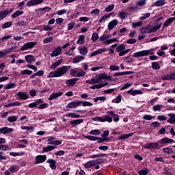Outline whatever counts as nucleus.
Here are the masks:
<instances>
[{
	"mask_svg": "<svg viewBox=\"0 0 175 175\" xmlns=\"http://www.w3.org/2000/svg\"><path fill=\"white\" fill-rule=\"evenodd\" d=\"M118 16L122 20H124L125 17H126V13H125L124 12H119Z\"/></svg>",
	"mask_w": 175,
	"mask_h": 175,
	"instance_id": "64",
	"label": "nucleus"
},
{
	"mask_svg": "<svg viewBox=\"0 0 175 175\" xmlns=\"http://www.w3.org/2000/svg\"><path fill=\"white\" fill-rule=\"evenodd\" d=\"M162 25V23H159L157 25L153 27H150V33H152L154 32H157L158 29H161V26Z\"/></svg>",
	"mask_w": 175,
	"mask_h": 175,
	"instance_id": "26",
	"label": "nucleus"
},
{
	"mask_svg": "<svg viewBox=\"0 0 175 175\" xmlns=\"http://www.w3.org/2000/svg\"><path fill=\"white\" fill-rule=\"evenodd\" d=\"M18 120V116H9L7 118V121H8V122H16V121H17Z\"/></svg>",
	"mask_w": 175,
	"mask_h": 175,
	"instance_id": "28",
	"label": "nucleus"
},
{
	"mask_svg": "<svg viewBox=\"0 0 175 175\" xmlns=\"http://www.w3.org/2000/svg\"><path fill=\"white\" fill-rule=\"evenodd\" d=\"M46 163L50 164L49 166L51 169H52V170H55L57 169V165H55V163H57V162L55 161V160L49 159L46 161Z\"/></svg>",
	"mask_w": 175,
	"mask_h": 175,
	"instance_id": "17",
	"label": "nucleus"
},
{
	"mask_svg": "<svg viewBox=\"0 0 175 175\" xmlns=\"http://www.w3.org/2000/svg\"><path fill=\"white\" fill-rule=\"evenodd\" d=\"M44 0H30L27 3V6H35L36 5H40Z\"/></svg>",
	"mask_w": 175,
	"mask_h": 175,
	"instance_id": "10",
	"label": "nucleus"
},
{
	"mask_svg": "<svg viewBox=\"0 0 175 175\" xmlns=\"http://www.w3.org/2000/svg\"><path fill=\"white\" fill-rule=\"evenodd\" d=\"M147 2V0H141L138 2H137L136 5L137 6H144V5H146V3Z\"/></svg>",
	"mask_w": 175,
	"mask_h": 175,
	"instance_id": "60",
	"label": "nucleus"
},
{
	"mask_svg": "<svg viewBox=\"0 0 175 175\" xmlns=\"http://www.w3.org/2000/svg\"><path fill=\"white\" fill-rule=\"evenodd\" d=\"M109 85V82H106L105 83H99L98 85H94L90 87V90H99L103 87H106V85Z\"/></svg>",
	"mask_w": 175,
	"mask_h": 175,
	"instance_id": "18",
	"label": "nucleus"
},
{
	"mask_svg": "<svg viewBox=\"0 0 175 175\" xmlns=\"http://www.w3.org/2000/svg\"><path fill=\"white\" fill-rule=\"evenodd\" d=\"M70 68H72V66H64L57 68L56 70L57 77H61L62 76H64V75H66V73L68 72V70H69Z\"/></svg>",
	"mask_w": 175,
	"mask_h": 175,
	"instance_id": "2",
	"label": "nucleus"
},
{
	"mask_svg": "<svg viewBox=\"0 0 175 175\" xmlns=\"http://www.w3.org/2000/svg\"><path fill=\"white\" fill-rule=\"evenodd\" d=\"M163 152H164V154H167L168 155L174 153L173 149H172V148H164L163 149Z\"/></svg>",
	"mask_w": 175,
	"mask_h": 175,
	"instance_id": "37",
	"label": "nucleus"
},
{
	"mask_svg": "<svg viewBox=\"0 0 175 175\" xmlns=\"http://www.w3.org/2000/svg\"><path fill=\"white\" fill-rule=\"evenodd\" d=\"M175 17L170 18L167 21H165L163 23V27H169L173 21H174Z\"/></svg>",
	"mask_w": 175,
	"mask_h": 175,
	"instance_id": "30",
	"label": "nucleus"
},
{
	"mask_svg": "<svg viewBox=\"0 0 175 175\" xmlns=\"http://www.w3.org/2000/svg\"><path fill=\"white\" fill-rule=\"evenodd\" d=\"M170 119L167 120V122L170 124H175V114L169 113Z\"/></svg>",
	"mask_w": 175,
	"mask_h": 175,
	"instance_id": "33",
	"label": "nucleus"
},
{
	"mask_svg": "<svg viewBox=\"0 0 175 175\" xmlns=\"http://www.w3.org/2000/svg\"><path fill=\"white\" fill-rule=\"evenodd\" d=\"M79 53L81 54V55H85V54H87V53H88V49H87V47H82L79 49Z\"/></svg>",
	"mask_w": 175,
	"mask_h": 175,
	"instance_id": "43",
	"label": "nucleus"
},
{
	"mask_svg": "<svg viewBox=\"0 0 175 175\" xmlns=\"http://www.w3.org/2000/svg\"><path fill=\"white\" fill-rule=\"evenodd\" d=\"M16 95H18V98L21 100H27V99H28V95H27V94L23 92H19L16 94Z\"/></svg>",
	"mask_w": 175,
	"mask_h": 175,
	"instance_id": "24",
	"label": "nucleus"
},
{
	"mask_svg": "<svg viewBox=\"0 0 175 175\" xmlns=\"http://www.w3.org/2000/svg\"><path fill=\"white\" fill-rule=\"evenodd\" d=\"M133 133H131L130 134H124L119 137V139L124 140V139H128V137H131V136H133Z\"/></svg>",
	"mask_w": 175,
	"mask_h": 175,
	"instance_id": "44",
	"label": "nucleus"
},
{
	"mask_svg": "<svg viewBox=\"0 0 175 175\" xmlns=\"http://www.w3.org/2000/svg\"><path fill=\"white\" fill-rule=\"evenodd\" d=\"M107 114L108 115H105L103 118L97 117L94 118L93 120H97V121H100V122H105V121H107V122H113V118L111 117H113L114 122H118L120 121V118H118V115L116 114V113H114L113 111H107ZM109 116H111V117H110Z\"/></svg>",
	"mask_w": 175,
	"mask_h": 175,
	"instance_id": "1",
	"label": "nucleus"
},
{
	"mask_svg": "<svg viewBox=\"0 0 175 175\" xmlns=\"http://www.w3.org/2000/svg\"><path fill=\"white\" fill-rule=\"evenodd\" d=\"M21 14H24V12L21 10H17L14 14H12V18H17L18 16H21Z\"/></svg>",
	"mask_w": 175,
	"mask_h": 175,
	"instance_id": "32",
	"label": "nucleus"
},
{
	"mask_svg": "<svg viewBox=\"0 0 175 175\" xmlns=\"http://www.w3.org/2000/svg\"><path fill=\"white\" fill-rule=\"evenodd\" d=\"M91 39H92V42H96V40H98V39H99V36L96 33H94L92 35Z\"/></svg>",
	"mask_w": 175,
	"mask_h": 175,
	"instance_id": "55",
	"label": "nucleus"
},
{
	"mask_svg": "<svg viewBox=\"0 0 175 175\" xmlns=\"http://www.w3.org/2000/svg\"><path fill=\"white\" fill-rule=\"evenodd\" d=\"M76 25V23L74 22H70V23L68 24V31H70L75 28Z\"/></svg>",
	"mask_w": 175,
	"mask_h": 175,
	"instance_id": "57",
	"label": "nucleus"
},
{
	"mask_svg": "<svg viewBox=\"0 0 175 175\" xmlns=\"http://www.w3.org/2000/svg\"><path fill=\"white\" fill-rule=\"evenodd\" d=\"M113 16V13H109L106 15H104L100 19V23H103V21H106L107 18H110Z\"/></svg>",
	"mask_w": 175,
	"mask_h": 175,
	"instance_id": "36",
	"label": "nucleus"
},
{
	"mask_svg": "<svg viewBox=\"0 0 175 175\" xmlns=\"http://www.w3.org/2000/svg\"><path fill=\"white\" fill-rule=\"evenodd\" d=\"M150 54H154V53H151L150 50H145V51H141L135 53L133 54V57H146L147 55H150Z\"/></svg>",
	"mask_w": 175,
	"mask_h": 175,
	"instance_id": "3",
	"label": "nucleus"
},
{
	"mask_svg": "<svg viewBox=\"0 0 175 175\" xmlns=\"http://www.w3.org/2000/svg\"><path fill=\"white\" fill-rule=\"evenodd\" d=\"M1 150L3 151H10L12 148L6 145H0Z\"/></svg>",
	"mask_w": 175,
	"mask_h": 175,
	"instance_id": "54",
	"label": "nucleus"
},
{
	"mask_svg": "<svg viewBox=\"0 0 175 175\" xmlns=\"http://www.w3.org/2000/svg\"><path fill=\"white\" fill-rule=\"evenodd\" d=\"M97 79H98L100 84H102V80L106 79V75H105V74H99L97 76Z\"/></svg>",
	"mask_w": 175,
	"mask_h": 175,
	"instance_id": "47",
	"label": "nucleus"
},
{
	"mask_svg": "<svg viewBox=\"0 0 175 175\" xmlns=\"http://www.w3.org/2000/svg\"><path fill=\"white\" fill-rule=\"evenodd\" d=\"M16 87V83H8L5 87H4L5 90H10L11 88H14Z\"/></svg>",
	"mask_w": 175,
	"mask_h": 175,
	"instance_id": "59",
	"label": "nucleus"
},
{
	"mask_svg": "<svg viewBox=\"0 0 175 175\" xmlns=\"http://www.w3.org/2000/svg\"><path fill=\"white\" fill-rule=\"evenodd\" d=\"M166 2L165 0H157L156 2L154 3L153 6H157L159 8V6H163Z\"/></svg>",
	"mask_w": 175,
	"mask_h": 175,
	"instance_id": "29",
	"label": "nucleus"
},
{
	"mask_svg": "<svg viewBox=\"0 0 175 175\" xmlns=\"http://www.w3.org/2000/svg\"><path fill=\"white\" fill-rule=\"evenodd\" d=\"M133 71H125L122 72H116L113 74L114 77H118V76H125V75H133Z\"/></svg>",
	"mask_w": 175,
	"mask_h": 175,
	"instance_id": "21",
	"label": "nucleus"
},
{
	"mask_svg": "<svg viewBox=\"0 0 175 175\" xmlns=\"http://www.w3.org/2000/svg\"><path fill=\"white\" fill-rule=\"evenodd\" d=\"M62 62H64V59H60L57 60L56 62L51 64V66H50V69H52V70L57 69V68H58V66H59V65H61Z\"/></svg>",
	"mask_w": 175,
	"mask_h": 175,
	"instance_id": "13",
	"label": "nucleus"
},
{
	"mask_svg": "<svg viewBox=\"0 0 175 175\" xmlns=\"http://www.w3.org/2000/svg\"><path fill=\"white\" fill-rule=\"evenodd\" d=\"M36 46V42H30L25 43L23 46H22L21 50V51H25V50H28L29 49H33Z\"/></svg>",
	"mask_w": 175,
	"mask_h": 175,
	"instance_id": "4",
	"label": "nucleus"
},
{
	"mask_svg": "<svg viewBox=\"0 0 175 175\" xmlns=\"http://www.w3.org/2000/svg\"><path fill=\"white\" fill-rule=\"evenodd\" d=\"M173 142H174V140H173L172 139H169L167 137H164L161 139L160 143L161 144H169V143H173Z\"/></svg>",
	"mask_w": 175,
	"mask_h": 175,
	"instance_id": "27",
	"label": "nucleus"
},
{
	"mask_svg": "<svg viewBox=\"0 0 175 175\" xmlns=\"http://www.w3.org/2000/svg\"><path fill=\"white\" fill-rule=\"evenodd\" d=\"M100 157H106V154L101 153L98 154H92L89 156L88 158H91L92 159H95V158H100Z\"/></svg>",
	"mask_w": 175,
	"mask_h": 175,
	"instance_id": "45",
	"label": "nucleus"
},
{
	"mask_svg": "<svg viewBox=\"0 0 175 175\" xmlns=\"http://www.w3.org/2000/svg\"><path fill=\"white\" fill-rule=\"evenodd\" d=\"M107 51V49H106V48L98 49V50L94 51V52H92L90 54V56L91 57H95V55H98L99 54H102V53H105V51Z\"/></svg>",
	"mask_w": 175,
	"mask_h": 175,
	"instance_id": "12",
	"label": "nucleus"
},
{
	"mask_svg": "<svg viewBox=\"0 0 175 175\" xmlns=\"http://www.w3.org/2000/svg\"><path fill=\"white\" fill-rule=\"evenodd\" d=\"M118 24V21L117 19H114L112 21L109 22L108 24V29L111 31L114 27H116Z\"/></svg>",
	"mask_w": 175,
	"mask_h": 175,
	"instance_id": "20",
	"label": "nucleus"
},
{
	"mask_svg": "<svg viewBox=\"0 0 175 175\" xmlns=\"http://www.w3.org/2000/svg\"><path fill=\"white\" fill-rule=\"evenodd\" d=\"M12 25H13V23L12 21H8L2 25V28L3 29H6V28H10Z\"/></svg>",
	"mask_w": 175,
	"mask_h": 175,
	"instance_id": "39",
	"label": "nucleus"
},
{
	"mask_svg": "<svg viewBox=\"0 0 175 175\" xmlns=\"http://www.w3.org/2000/svg\"><path fill=\"white\" fill-rule=\"evenodd\" d=\"M109 38H110V35L104 34V35L100 36L99 39H100V42H105V40L106 41Z\"/></svg>",
	"mask_w": 175,
	"mask_h": 175,
	"instance_id": "48",
	"label": "nucleus"
},
{
	"mask_svg": "<svg viewBox=\"0 0 175 175\" xmlns=\"http://www.w3.org/2000/svg\"><path fill=\"white\" fill-rule=\"evenodd\" d=\"M55 148V146H48L45 148H43L44 152H49V151H53Z\"/></svg>",
	"mask_w": 175,
	"mask_h": 175,
	"instance_id": "42",
	"label": "nucleus"
},
{
	"mask_svg": "<svg viewBox=\"0 0 175 175\" xmlns=\"http://www.w3.org/2000/svg\"><path fill=\"white\" fill-rule=\"evenodd\" d=\"M159 144L157 142L148 143L144 145V148L151 149V148H158Z\"/></svg>",
	"mask_w": 175,
	"mask_h": 175,
	"instance_id": "9",
	"label": "nucleus"
},
{
	"mask_svg": "<svg viewBox=\"0 0 175 175\" xmlns=\"http://www.w3.org/2000/svg\"><path fill=\"white\" fill-rule=\"evenodd\" d=\"M90 135H94L96 136H98L100 135V132L99 130H92L90 131Z\"/></svg>",
	"mask_w": 175,
	"mask_h": 175,
	"instance_id": "58",
	"label": "nucleus"
},
{
	"mask_svg": "<svg viewBox=\"0 0 175 175\" xmlns=\"http://www.w3.org/2000/svg\"><path fill=\"white\" fill-rule=\"evenodd\" d=\"M124 61H125L126 64H132V62H133V59L132 57H127L124 58Z\"/></svg>",
	"mask_w": 175,
	"mask_h": 175,
	"instance_id": "63",
	"label": "nucleus"
},
{
	"mask_svg": "<svg viewBox=\"0 0 175 175\" xmlns=\"http://www.w3.org/2000/svg\"><path fill=\"white\" fill-rule=\"evenodd\" d=\"M119 69H120V66H116V65L111 66L109 67V70L111 72H116V71L118 70Z\"/></svg>",
	"mask_w": 175,
	"mask_h": 175,
	"instance_id": "56",
	"label": "nucleus"
},
{
	"mask_svg": "<svg viewBox=\"0 0 175 175\" xmlns=\"http://www.w3.org/2000/svg\"><path fill=\"white\" fill-rule=\"evenodd\" d=\"M92 166H95V164L94 163V160L89 161L85 163V167H86L87 169L92 167Z\"/></svg>",
	"mask_w": 175,
	"mask_h": 175,
	"instance_id": "41",
	"label": "nucleus"
},
{
	"mask_svg": "<svg viewBox=\"0 0 175 175\" xmlns=\"http://www.w3.org/2000/svg\"><path fill=\"white\" fill-rule=\"evenodd\" d=\"M18 169H20V167L18 165H12L9 168V170L11 173H16V172H18Z\"/></svg>",
	"mask_w": 175,
	"mask_h": 175,
	"instance_id": "38",
	"label": "nucleus"
},
{
	"mask_svg": "<svg viewBox=\"0 0 175 175\" xmlns=\"http://www.w3.org/2000/svg\"><path fill=\"white\" fill-rule=\"evenodd\" d=\"M84 56L83 55H77L72 59L73 64H79V62H81L84 59Z\"/></svg>",
	"mask_w": 175,
	"mask_h": 175,
	"instance_id": "23",
	"label": "nucleus"
},
{
	"mask_svg": "<svg viewBox=\"0 0 175 175\" xmlns=\"http://www.w3.org/2000/svg\"><path fill=\"white\" fill-rule=\"evenodd\" d=\"M46 159H47V157H46V155H38L36 157V163L37 165L39 163H43V162H44Z\"/></svg>",
	"mask_w": 175,
	"mask_h": 175,
	"instance_id": "11",
	"label": "nucleus"
},
{
	"mask_svg": "<svg viewBox=\"0 0 175 175\" xmlns=\"http://www.w3.org/2000/svg\"><path fill=\"white\" fill-rule=\"evenodd\" d=\"M127 94L135 96V95H143V91L142 90H133V88L127 91Z\"/></svg>",
	"mask_w": 175,
	"mask_h": 175,
	"instance_id": "15",
	"label": "nucleus"
},
{
	"mask_svg": "<svg viewBox=\"0 0 175 175\" xmlns=\"http://www.w3.org/2000/svg\"><path fill=\"white\" fill-rule=\"evenodd\" d=\"M125 51V45L120 44L119 46L117 47L116 51L117 53H120L121 51Z\"/></svg>",
	"mask_w": 175,
	"mask_h": 175,
	"instance_id": "51",
	"label": "nucleus"
},
{
	"mask_svg": "<svg viewBox=\"0 0 175 175\" xmlns=\"http://www.w3.org/2000/svg\"><path fill=\"white\" fill-rule=\"evenodd\" d=\"M152 68L155 70H158L161 69V66H159V64H158V62H152Z\"/></svg>",
	"mask_w": 175,
	"mask_h": 175,
	"instance_id": "46",
	"label": "nucleus"
},
{
	"mask_svg": "<svg viewBox=\"0 0 175 175\" xmlns=\"http://www.w3.org/2000/svg\"><path fill=\"white\" fill-rule=\"evenodd\" d=\"M47 77L49 78L58 77V75L57 74V70L51 72L47 76Z\"/></svg>",
	"mask_w": 175,
	"mask_h": 175,
	"instance_id": "53",
	"label": "nucleus"
},
{
	"mask_svg": "<svg viewBox=\"0 0 175 175\" xmlns=\"http://www.w3.org/2000/svg\"><path fill=\"white\" fill-rule=\"evenodd\" d=\"M14 9V8H10L8 10H3L0 12V21L3 20L6 16H8L10 13H13Z\"/></svg>",
	"mask_w": 175,
	"mask_h": 175,
	"instance_id": "6",
	"label": "nucleus"
},
{
	"mask_svg": "<svg viewBox=\"0 0 175 175\" xmlns=\"http://www.w3.org/2000/svg\"><path fill=\"white\" fill-rule=\"evenodd\" d=\"M148 169L146 168L145 170H141L137 172L138 174L139 175H147L148 174Z\"/></svg>",
	"mask_w": 175,
	"mask_h": 175,
	"instance_id": "49",
	"label": "nucleus"
},
{
	"mask_svg": "<svg viewBox=\"0 0 175 175\" xmlns=\"http://www.w3.org/2000/svg\"><path fill=\"white\" fill-rule=\"evenodd\" d=\"M53 37H49L46 38H44L43 40V43H44V44H47V43H50L51 42H53Z\"/></svg>",
	"mask_w": 175,
	"mask_h": 175,
	"instance_id": "62",
	"label": "nucleus"
},
{
	"mask_svg": "<svg viewBox=\"0 0 175 175\" xmlns=\"http://www.w3.org/2000/svg\"><path fill=\"white\" fill-rule=\"evenodd\" d=\"M84 39H85V36H84V35L79 36L77 44H83L84 43Z\"/></svg>",
	"mask_w": 175,
	"mask_h": 175,
	"instance_id": "40",
	"label": "nucleus"
},
{
	"mask_svg": "<svg viewBox=\"0 0 175 175\" xmlns=\"http://www.w3.org/2000/svg\"><path fill=\"white\" fill-rule=\"evenodd\" d=\"M66 117H68L71 118H80V115L75 113H68L66 114Z\"/></svg>",
	"mask_w": 175,
	"mask_h": 175,
	"instance_id": "35",
	"label": "nucleus"
},
{
	"mask_svg": "<svg viewBox=\"0 0 175 175\" xmlns=\"http://www.w3.org/2000/svg\"><path fill=\"white\" fill-rule=\"evenodd\" d=\"M12 132H14V130L8 126L0 129V135L1 133H3V135H8V133H12Z\"/></svg>",
	"mask_w": 175,
	"mask_h": 175,
	"instance_id": "8",
	"label": "nucleus"
},
{
	"mask_svg": "<svg viewBox=\"0 0 175 175\" xmlns=\"http://www.w3.org/2000/svg\"><path fill=\"white\" fill-rule=\"evenodd\" d=\"M163 107V105H157L153 106L152 110H153L154 111H161V109Z\"/></svg>",
	"mask_w": 175,
	"mask_h": 175,
	"instance_id": "50",
	"label": "nucleus"
},
{
	"mask_svg": "<svg viewBox=\"0 0 175 175\" xmlns=\"http://www.w3.org/2000/svg\"><path fill=\"white\" fill-rule=\"evenodd\" d=\"M93 163H94V166L96 165H102V163H103V159H97L96 160H93Z\"/></svg>",
	"mask_w": 175,
	"mask_h": 175,
	"instance_id": "52",
	"label": "nucleus"
},
{
	"mask_svg": "<svg viewBox=\"0 0 175 175\" xmlns=\"http://www.w3.org/2000/svg\"><path fill=\"white\" fill-rule=\"evenodd\" d=\"M83 121V119L75 120L70 121V124L72 126H75V125H79V124H81Z\"/></svg>",
	"mask_w": 175,
	"mask_h": 175,
	"instance_id": "34",
	"label": "nucleus"
},
{
	"mask_svg": "<svg viewBox=\"0 0 175 175\" xmlns=\"http://www.w3.org/2000/svg\"><path fill=\"white\" fill-rule=\"evenodd\" d=\"M114 9V4L109 5L105 8V12H111Z\"/></svg>",
	"mask_w": 175,
	"mask_h": 175,
	"instance_id": "61",
	"label": "nucleus"
},
{
	"mask_svg": "<svg viewBox=\"0 0 175 175\" xmlns=\"http://www.w3.org/2000/svg\"><path fill=\"white\" fill-rule=\"evenodd\" d=\"M61 53H62V47L58 46L50 53V55L53 58V57H58Z\"/></svg>",
	"mask_w": 175,
	"mask_h": 175,
	"instance_id": "7",
	"label": "nucleus"
},
{
	"mask_svg": "<svg viewBox=\"0 0 175 175\" xmlns=\"http://www.w3.org/2000/svg\"><path fill=\"white\" fill-rule=\"evenodd\" d=\"M83 103V101L77 100V101H72L67 106V109H76L77 107H79L80 105Z\"/></svg>",
	"mask_w": 175,
	"mask_h": 175,
	"instance_id": "5",
	"label": "nucleus"
},
{
	"mask_svg": "<svg viewBox=\"0 0 175 175\" xmlns=\"http://www.w3.org/2000/svg\"><path fill=\"white\" fill-rule=\"evenodd\" d=\"M62 92L53 93L49 98V100H54V99H57V98H59V96H62L63 95Z\"/></svg>",
	"mask_w": 175,
	"mask_h": 175,
	"instance_id": "16",
	"label": "nucleus"
},
{
	"mask_svg": "<svg viewBox=\"0 0 175 175\" xmlns=\"http://www.w3.org/2000/svg\"><path fill=\"white\" fill-rule=\"evenodd\" d=\"M86 83H88V84H100L97 76L92 78L91 79L87 80Z\"/></svg>",
	"mask_w": 175,
	"mask_h": 175,
	"instance_id": "19",
	"label": "nucleus"
},
{
	"mask_svg": "<svg viewBox=\"0 0 175 175\" xmlns=\"http://www.w3.org/2000/svg\"><path fill=\"white\" fill-rule=\"evenodd\" d=\"M79 79L77 78H73L71 79H68L66 81V84L68 87H73L75 84H76V81H77Z\"/></svg>",
	"mask_w": 175,
	"mask_h": 175,
	"instance_id": "22",
	"label": "nucleus"
},
{
	"mask_svg": "<svg viewBox=\"0 0 175 175\" xmlns=\"http://www.w3.org/2000/svg\"><path fill=\"white\" fill-rule=\"evenodd\" d=\"M85 139H88V140H92L93 142H96V140H100L98 142V143H103L104 142H102V138H99L98 137H94L92 135H85L83 137Z\"/></svg>",
	"mask_w": 175,
	"mask_h": 175,
	"instance_id": "14",
	"label": "nucleus"
},
{
	"mask_svg": "<svg viewBox=\"0 0 175 175\" xmlns=\"http://www.w3.org/2000/svg\"><path fill=\"white\" fill-rule=\"evenodd\" d=\"M140 33H142V35H144V33H151L150 27L141 28Z\"/></svg>",
	"mask_w": 175,
	"mask_h": 175,
	"instance_id": "31",
	"label": "nucleus"
},
{
	"mask_svg": "<svg viewBox=\"0 0 175 175\" xmlns=\"http://www.w3.org/2000/svg\"><path fill=\"white\" fill-rule=\"evenodd\" d=\"M26 62L27 64H32V62H35V57L32 55H28L25 57Z\"/></svg>",
	"mask_w": 175,
	"mask_h": 175,
	"instance_id": "25",
	"label": "nucleus"
}]
</instances>
